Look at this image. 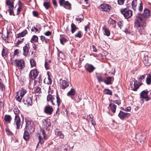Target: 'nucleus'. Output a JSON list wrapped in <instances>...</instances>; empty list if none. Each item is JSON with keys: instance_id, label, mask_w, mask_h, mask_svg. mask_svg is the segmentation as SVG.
Wrapping results in <instances>:
<instances>
[{"instance_id": "nucleus-39", "label": "nucleus", "mask_w": 151, "mask_h": 151, "mask_svg": "<svg viewBox=\"0 0 151 151\" xmlns=\"http://www.w3.org/2000/svg\"><path fill=\"white\" fill-rule=\"evenodd\" d=\"M104 92L105 94L110 95H112V92L111 91L108 89H104Z\"/></svg>"}, {"instance_id": "nucleus-42", "label": "nucleus", "mask_w": 151, "mask_h": 151, "mask_svg": "<svg viewBox=\"0 0 151 151\" xmlns=\"http://www.w3.org/2000/svg\"><path fill=\"white\" fill-rule=\"evenodd\" d=\"M13 111L14 114L16 115V116L18 115L20 113V111L18 109L17 107L15 108L14 110Z\"/></svg>"}, {"instance_id": "nucleus-45", "label": "nucleus", "mask_w": 151, "mask_h": 151, "mask_svg": "<svg viewBox=\"0 0 151 151\" xmlns=\"http://www.w3.org/2000/svg\"><path fill=\"white\" fill-rule=\"evenodd\" d=\"M5 88V87L4 84L0 82V91H4Z\"/></svg>"}, {"instance_id": "nucleus-36", "label": "nucleus", "mask_w": 151, "mask_h": 151, "mask_svg": "<svg viewBox=\"0 0 151 151\" xmlns=\"http://www.w3.org/2000/svg\"><path fill=\"white\" fill-rule=\"evenodd\" d=\"M25 103L28 104L29 105H31L32 103V100L31 97H28L26 99V101L24 100Z\"/></svg>"}, {"instance_id": "nucleus-17", "label": "nucleus", "mask_w": 151, "mask_h": 151, "mask_svg": "<svg viewBox=\"0 0 151 151\" xmlns=\"http://www.w3.org/2000/svg\"><path fill=\"white\" fill-rule=\"evenodd\" d=\"M118 116L121 119H123L124 118H128L129 116V114L120 111L118 114Z\"/></svg>"}, {"instance_id": "nucleus-62", "label": "nucleus", "mask_w": 151, "mask_h": 151, "mask_svg": "<svg viewBox=\"0 0 151 151\" xmlns=\"http://www.w3.org/2000/svg\"><path fill=\"white\" fill-rule=\"evenodd\" d=\"M90 23H89L85 27V30L86 31H87V29L89 28Z\"/></svg>"}, {"instance_id": "nucleus-33", "label": "nucleus", "mask_w": 151, "mask_h": 151, "mask_svg": "<svg viewBox=\"0 0 151 151\" xmlns=\"http://www.w3.org/2000/svg\"><path fill=\"white\" fill-rule=\"evenodd\" d=\"M71 32L72 33H74L78 28L76 27V25L73 23H72L71 25Z\"/></svg>"}, {"instance_id": "nucleus-14", "label": "nucleus", "mask_w": 151, "mask_h": 151, "mask_svg": "<svg viewBox=\"0 0 151 151\" xmlns=\"http://www.w3.org/2000/svg\"><path fill=\"white\" fill-rule=\"evenodd\" d=\"M14 124L16 126L17 129H19L20 128L21 125V120L19 115L15 116Z\"/></svg>"}, {"instance_id": "nucleus-9", "label": "nucleus", "mask_w": 151, "mask_h": 151, "mask_svg": "<svg viewBox=\"0 0 151 151\" xmlns=\"http://www.w3.org/2000/svg\"><path fill=\"white\" fill-rule=\"evenodd\" d=\"M39 72L36 69L31 70L29 74V77L30 79L35 80L38 75Z\"/></svg>"}, {"instance_id": "nucleus-40", "label": "nucleus", "mask_w": 151, "mask_h": 151, "mask_svg": "<svg viewBox=\"0 0 151 151\" xmlns=\"http://www.w3.org/2000/svg\"><path fill=\"white\" fill-rule=\"evenodd\" d=\"M146 82L147 84H150L151 82V75L149 74L146 79Z\"/></svg>"}, {"instance_id": "nucleus-32", "label": "nucleus", "mask_w": 151, "mask_h": 151, "mask_svg": "<svg viewBox=\"0 0 151 151\" xmlns=\"http://www.w3.org/2000/svg\"><path fill=\"white\" fill-rule=\"evenodd\" d=\"M76 93L75 90L73 88H71L70 90L67 93L68 96H74Z\"/></svg>"}, {"instance_id": "nucleus-2", "label": "nucleus", "mask_w": 151, "mask_h": 151, "mask_svg": "<svg viewBox=\"0 0 151 151\" xmlns=\"http://www.w3.org/2000/svg\"><path fill=\"white\" fill-rule=\"evenodd\" d=\"M47 101L48 102H51L53 105H55L56 102L58 106L60 105L62 101L58 96L50 94L47 96Z\"/></svg>"}, {"instance_id": "nucleus-58", "label": "nucleus", "mask_w": 151, "mask_h": 151, "mask_svg": "<svg viewBox=\"0 0 151 151\" xmlns=\"http://www.w3.org/2000/svg\"><path fill=\"white\" fill-rule=\"evenodd\" d=\"M52 2L53 4L55 6V7L56 8L57 7V5L56 0H52Z\"/></svg>"}, {"instance_id": "nucleus-1", "label": "nucleus", "mask_w": 151, "mask_h": 151, "mask_svg": "<svg viewBox=\"0 0 151 151\" xmlns=\"http://www.w3.org/2000/svg\"><path fill=\"white\" fill-rule=\"evenodd\" d=\"M150 16V11L146 8L144 9L143 14L138 13L137 15L134 26L140 34H142L145 32L146 21Z\"/></svg>"}, {"instance_id": "nucleus-34", "label": "nucleus", "mask_w": 151, "mask_h": 151, "mask_svg": "<svg viewBox=\"0 0 151 151\" xmlns=\"http://www.w3.org/2000/svg\"><path fill=\"white\" fill-rule=\"evenodd\" d=\"M38 37L36 35H34L32 36L31 40V42H37L38 41Z\"/></svg>"}, {"instance_id": "nucleus-12", "label": "nucleus", "mask_w": 151, "mask_h": 151, "mask_svg": "<svg viewBox=\"0 0 151 151\" xmlns=\"http://www.w3.org/2000/svg\"><path fill=\"white\" fill-rule=\"evenodd\" d=\"M149 92L147 90L142 91L140 93V98L144 99L147 101L150 99V96L149 94Z\"/></svg>"}, {"instance_id": "nucleus-30", "label": "nucleus", "mask_w": 151, "mask_h": 151, "mask_svg": "<svg viewBox=\"0 0 151 151\" xmlns=\"http://www.w3.org/2000/svg\"><path fill=\"white\" fill-rule=\"evenodd\" d=\"M18 5L19 7L17 10V14L18 15L21 11L22 8V4L21 2L19 1H18Z\"/></svg>"}, {"instance_id": "nucleus-44", "label": "nucleus", "mask_w": 151, "mask_h": 151, "mask_svg": "<svg viewBox=\"0 0 151 151\" xmlns=\"http://www.w3.org/2000/svg\"><path fill=\"white\" fill-rule=\"evenodd\" d=\"M30 63L31 67H33L36 65V62L33 59L30 60Z\"/></svg>"}, {"instance_id": "nucleus-38", "label": "nucleus", "mask_w": 151, "mask_h": 151, "mask_svg": "<svg viewBox=\"0 0 151 151\" xmlns=\"http://www.w3.org/2000/svg\"><path fill=\"white\" fill-rule=\"evenodd\" d=\"M98 80V81L99 82H104V81L105 80V78L103 77L101 75H97L96 76Z\"/></svg>"}, {"instance_id": "nucleus-13", "label": "nucleus", "mask_w": 151, "mask_h": 151, "mask_svg": "<svg viewBox=\"0 0 151 151\" xmlns=\"http://www.w3.org/2000/svg\"><path fill=\"white\" fill-rule=\"evenodd\" d=\"M51 124L50 120L45 119L43 120L42 126L43 128L48 131L50 129Z\"/></svg>"}, {"instance_id": "nucleus-15", "label": "nucleus", "mask_w": 151, "mask_h": 151, "mask_svg": "<svg viewBox=\"0 0 151 151\" xmlns=\"http://www.w3.org/2000/svg\"><path fill=\"white\" fill-rule=\"evenodd\" d=\"M60 88L63 89H65L69 85L68 82L65 80H60Z\"/></svg>"}, {"instance_id": "nucleus-31", "label": "nucleus", "mask_w": 151, "mask_h": 151, "mask_svg": "<svg viewBox=\"0 0 151 151\" xmlns=\"http://www.w3.org/2000/svg\"><path fill=\"white\" fill-rule=\"evenodd\" d=\"M103 30L104 32V34L107 36H109L110 35V32L109 30L106 27H104L103 28Z\"/></svg>"}, {"instance_id": "nucleus-56", "label": "nucleus", "mask_w": 151, "mask_h": 151, "mask_svg": "<svg viewBox=\"0 0 151 151\" xmlns=\"http://www.w3.org/2000/svg\"><path fill=\"white\" fill-rule=\"evenodd\" d=\"M113 102L114 103L118 104L119 106V105L121 104L120 101L119 100H116L114 101Z\"/></svg>"}, {"instance_id": "nucleus-48", "label": "nucleus", "mask_w": 151, "mask_h": 151, "mask_svg": "<svg viewBox=\"0 0 151 151\" xmlns=\"http://www.w3.org/2000/svg\"><path fill=\"white\" fill-rule=\"evenodd\" d=\"M45 67L46 70H48L50 69V65L47 62H45Z\"/></svg>"}, {"instance_id": "nucleus-64", "label": "nucleus", "mask_w": 151, "mask_h": 151, "mask_svg": "<svg viewBox=\"0 0 151 151\" xmlns=\"http://www.w3.org/2000/svg\"><path fill=\"white\" fill-rule=\"evenodd\" d=\"M19 53V50L17 49H16L14 51V55H17Z\"/></svg>"}, {"instance_id": "nucleus-10", "label": "nucleus", "mask_w": 151, "mask_h": 151, "mask_svg": "<svg viewBox=\"0 0 151 151\" xmlns=\"http://www.w3.org/2000/svg\"><path fill=\"white\" fill-rule=\"evenodd\" d=\"M41 132L40 134H38V138L39 139V143L42 144L44 142L43 140L47 138V135H45L44 131L43 129H41Z\"/></svg>"}, {"instance_id": "nucleus-63", "label": "nucleus", "mask_w": 151, "mask_h": 151, "mask_svg": "<svg viewBox=\"0 0 151 151\" xmlns=\"http://www.w3.org/2000/svg\"><path fill=\"white\" fill-rule=\"evenodd\" d=\"M58 150L59 151H63V150H66V151L67 150L65 148H62V147H59L58 148Z\"/></svg>"}, {"instance_id": "nucleus-51", "label": "nucleus", "mask_w": 151, "mask_h": 151, "mask_svg": "<svg viewBox=\"0 0 151 151\" xmlns=\"http://www.w3.org/2000/svg\"><path fill=\"white\" fill-rule=\"evenodd\" d=\"M125 0H118V4L119 5H122L124 4Z\"/></svg>"}, {"instance_id": "nucleus-35", "label": "nucleus", "mask_w": 151, "mask_h": 151, "mask_svg": "<svg viewBox=\"0 0 151 151\" xmlns=\"http://www.w3.org/2000/svg\"><path fill=\"white\" fill-rule=\"evenodd\" d=\"M43 6L47 10L50 7V4L49 3V1L47 0V1L44 2L43 4Z\"/></svg>"}, {"instance_id": "nucleus-18", "label": "nucleus", "mask_w": 151, "mask_h": 151, "mask_svg": "<svg viewBox=\"0 0 151 151\" xmlns=\"http://www.w3.org/2000/svg\"><path fill=\"white\" fill-rule=\"evenodd\" d=\"M131 88L133 90L136 91L139 87L138 84V82L136 81H133V82L131 83Z\"/></svg>"}, {"instance_id": "nucleus-54", "label": "nucleus", "mask_w": 151, "mask_h": 151, "mask_svg": "<svg viewBox=\"0 0 151 151\" xmlns=\"http://www.w3.org/2000/svg\"><path fill=\"white\" fill-rule=\"evenodd\" d=\"M123 22L122 21H119L118 22V25L120 28L123 26Z\"/></svg>"}, {"instance_id": "nucleus-5", "label": "nucleus", "mask_w": 151, "mask_h": 151, "mask_svg": "<svg viewBox=\"0 0 151 151\" xmlns=\"http://www.w3.org/2000/svg\"><path fill=\"white\" fill-rule=\"evenodd\" d=\"M132 7L134 10H135L137 8L139 12H142L143 9V3L140 1H138L137 0H133L132 3Z\"/></svg>"}, {"instance_id": "nucleus-3", "label": "nucleus", "mask_w": 151, "mask_h": 151, "mask_svg": "<svg viewBox=\"0 0 151 151\" xmlns=\"http://www.w3.org/2000/svg\"><path fill=\"white\" fill-rule=\"evenodd\" d=\"M26 125L24 130L29 131L30 134L33 132L35 130L34 123L31 120L25 119Z\"/></svg>"}, {"instance_id": "nucleus-27", "label": "nucleus", "mask_w": 151, "mask_h": 151, "mask_svg": "<svg viewBox=\"0 0 151 151\" xmlns=\"http://www.w3.org/2000/svg\"><path fill=\"white\" fill-rule=\"evenodd\" d=\"M55 134L60 138L63 139L64 138V135L61 131L56 130L55 131Z\"/></svg>"}, {"instance_id": "nucleus-52", "label": "nucleus", "mask_w": 151, "mask_h": 151, "mask_svg": "<svg viewBox=\"0 0 151 151\" xmlns=\"http://www.w3.org/2000/svg\"><path fill=\"white\" fill-rule=\"evenodd\" d=\"M124 32L126 34H130L131 33V31L130 30V29L129 28H126L125 29Z\"/></svg>"}, {"instance_id": "nucleus-26", "label": "nucleus", "mask_w": 151, "mask_h": 151, "mask_svg": "<svg viewBox=\"0 0 151 151\" xmlns=\"http://www.w3.org/2000/svg\"><path fill=\"white\" fill-rule=\"evenodd\" d=\"M29 132L24 130V133L23 135L24 139L26 140H27L29 139Z\"/></svg>"}, {"instance_id": "nucleus-55", "label": "nucleus", "mask_w": 151, "mask_h": 151, "mask_svg": "<svg viewBox=\"0 0 151 151\" xmlns=\"http://www.w3.org/2000/svg\"><path fill=\"white\" fill-rule=\"evenodd\" d=\"M33 14L34 16L38 17L39 16V14L38 12L35 11L33 12Z\"/></svg>"}, {"instance_id": "nucleus-25", "label": "nucleus", "mask_w": 151, "mask_h": 151, "mask_svg": "<svg viewBox=\"0 0 151 151\" xmlns=\"http://www.w3.org/2000/svg\"><path fill=\"white\" fill-rule=\"evenodd\" d=\"M109 107L113 113L115 112L116 107L114 104H110L109 105Z\"/></svg>"}, {"instance_id": "nucleus-21", "label": "nucleus", "mask_w": 151, "mask_h": 151, "mask_svg": "<svg viewBox=\"0 0 151 151\" xmlns=\"http://www.w3.org/2000/svg\"><path fill=\"white\" fill-rule=\"evenodd\" d=\"M86 70L90 73L92 72L95 69L93 65L87 64L85 66Z\"/></svg>"}, {"instance_id": "nucleus-49", "label": "nucleus", "mask_w": 151, "mask_h": 151, "mask_svg": "<svg viewBox=\"0 0 151 151\" xmlns=\"http://www.w3.org/2000/svg\"><path fill=\"white\" fill-rule=\"evenodd\" d=\"M145 74H144L142 76H140L138 78V80L139 81H142L145 78Z\"/></svg>"}, {"instance_id": "nucleus-7", "label": "nucleus", "mask_w": 151, "mask_h": 151, "mask_svg": "<svg viewBox=\"0 0 151 151\" xmlns=\"http://www.w3.org/2000/svg\"><path fill=\"white\" fill-rule=\"evenodd\" d=\"M15 0H6V4L8 6V11L10 15H14L13 9L14 2Z\"/></svg>"}, {"instance_id": "nucleus-61", "label": "nucleus", "mask_w": 151, "mask_h": 151, "mask_svg": "<svg viewBox=\"0 0 151 151\" xmlns=\"http://www.w3.org/2000/svg\"><path fill=\"white\" fill-rule=\"evenodd\" d=\"M92 48L93 49V51L95 52H97V50L95 48V47L94 45H92Z\"/></svg>"}, {"instance_id": "nucleus-50", "label": "nucleus", "mask_w": 151, "mask_h": 151, "mask_svg": "<svg viewBox=\"0 0 151 151\" xmlns=\"http://www.w3.org/2000/svg\"><path fill=\"white\" fill-rule=\"evenodd\" d=\"M66 1L65 0H59V3L60 6H63L65 3Z\"/></svg>"}, {"instance_id": "nucleus-29", "label": "nucleus", "mask_w": 151, "mask_h": 151, "mask_svg": "<svg viewBox=\"0 0 151 151\" xmlns=\"http://www.w3.org/2000/svg\"><path fill=\"white\" fill-rule=\"evenodd\" d=\"M64 8L68 9H71V4L68 1H66L65 3L63 6Z\"/></svg>"}, {"instance_id": "nucleus-20", "label": "nucleus", "mask_w": 151, "mask_h": 151, "mask_svg": "<svg viewBox=\"0 0 151 151\" xmlns=\"http://www.w3.org/2000/svg\"><path fill=\"white\" fill-rule=\"evenodd\" d=\"M12 119L11 116L9 115H5L4 116V122L5 124H10Z\"/></svg>"}, {"instance_id": "nucleus-47", "label": "nucleus", "mask_w": 151, "mask_h": 151, "mask_svg": "<svg viewBox=\"0 0 151 151\" xmlns=\"http://www.w3.org/2000/svg\"><path fill=\"white\" fill-rule=\"evenodd\" d=\"M74 36L76 37H78L79 38H81L82 37V35L81 34V31H78L76 34Z\"/></svg>"}, {"instance_id": "nucleus-57", "label": "nucleus", "mask_w": 151, "mask_h": 151, "mask_svg": "<svg viewBox=\"0 0 151 151\" xmlns=\"http://www.w3.org/2000/svg\"><path fill=\"white\" fill-rule=\"evenodd\" d=\"M51 34V32L49 31H48L46 32L45 34V35L46 36H49Z\"/></svg>"}, {"instance_id": "nucleus-53", "label": "nucleus", "mask_w": 151, "mask_h": 151, "mask_svg": "<svg viewBox=\"0 0 151 151\" xmlns=\"http://www.w3.org/2000/svg\"><path fill=\"white\" fill-rule=\"evenodd\" d=\"M109 22L110 24H115L116 21L112 19H111L109 20Z\"/></svg>"}, {"instance_id": "nucleus-6", "label": "nucleus", "mask_w": 151, "mask_h": 151, "mask_svg": "<svg viewBox=\"0 0 151 151\" xmlns=\"http://www.w3.org/2000/svg\"><path fill=\"white\" fill-rule=\"evenodd\" d=\"M27 91L24 88H22L17 92L16 93V100L19 102H21L22 99L24 95L27 93Z\"/></svg>"}, {"instance_id": "nucleus-23", "label": "nucleus", "mask_w": 151, "mask_h": 151, "mask_svg": "<svg viewBox=\"0 0 151 151\" xmlns=\"http://www.w3.org/2000/svg\"><path fill=\"white\" fill-rule=\"evenodd\" d=\"M143 62L145 64H147L146 65H148L151 62V58L149 57L147 55L145 56L143 58Z\"/></svg>"}, {"instance_id": "nucleus-46", "label": "nucleus", "mask_w": 151, "mask_h": 151, "mask_svg": "<svg viewBox=\"0 0 151 151\" xmlns=\"http://www.w3.org/2000/svg\"><path fill=\"white\" fill-rule=\"evenodd\" d=\"M61 43L62 45H64L65 43L67 41V39L64 37H62L60 39Z\"/></svg>"}, {"instance_id": "nucleus-11", "label": "nucleus", "mask_w": 151, "mask_h": 151, "mask_svg": "<svg viewBox=\"0 0 151 151\" xmlns=\"http://www.w3.org/2000/svg\"><path fill=\"white\" fill-rule=\"evenodd\" d=\"M99 8L103 12H109L111 9V6L109 4H101Z\"/></svg>"}, {"instance_id": "nucleus-16", "label": "nucleus", "mask_w": 151, "mask_h": 151, "mask_svg": "<svg viewBox=\"0 0 151 151\" xmlns=\"http://www.w3.org/2000/svg\"><path fill=\"white\" fill-rule=\"evenodd\" d=\"M53 111V109L52 107L48 105L46 106L44 109V112L47 114L50 115Z\"/></svg>"}, {"instance_id": "nucleus-37", "label": "nucleus", "mask_w": 151, "mask_h": 151, "mask_svg": "<svg viewBox=\"0 0 151 151\" xmlns=\"http://www.w3.org/2000/svg\"><path fill=\"white\" fill-rule=\"evenodd\" d=\"M7 49L5 47H4L2 52V56L3 57L4 56H6L7 55Z\"/></svg>"}, {"instance_id": "nucleus-22", "label": "nucleus", "mask_w": 151, "mask_h": 151, "mask_svg": "<svg viewBox=\"0 0 151 151\" xmlns=\"http://www.w3.org/2000/svg\"><path fill=\"white\" fill-rule=\"evenodd\" d=\"M47 74L48 75V77L47 78H45V79L44 82L46 84H47L48 85H51L52 84V80L51 78L50 77V76L48 74V72H47Z\"/></svg>"}, {"instance_id": "nucleus-24", "label": "nucleus", "mask_w": 151, "mask_h": 151, "mask_svg": "<svg viewBox=\"0 0 151 151\" xmlns=\"http://www.w3.org/2000/svg\"><path fill=\"white\" fill-rule=\"evenodd\" d=\"M27 33V32L26 29L24 30L21 33L17 34L16 35V37L19 38L21 37H23Z\"/></svg>"}, {"instance_id": "nucleus-41", "label": "nucleus", "mask_w": 151, "mask_h": 151, "mask_svg": "<svg viewBox=\"0 0 151 151\" xmlns=\"http://www.w3.org/2000/svg\"><path fill=\"white\" fill-rule=\"evenodd\" d=\"M40 26L39 25V26L38 27L37 25L36 27H32L31 29L32 31V32L35 31V32L38 31L39 29L40 28Z\"/></svg>"}, {"instance_id": "nucleus-28", "label": "nucleus", "mask_w": 151, "mask_h": 151, "mask_svg": "<svg viewBox=\"0 0 151 151\" xmlns=\"http://www.w3.org/2000/svg\"><path fill=\"white\" fill-rule=\"evenodd\" d=\"M111 77H106V79L105 78L104 82L107 85L111 84Z\"/></svg>"}, {"instance_id": "nucleus-19", "label": "nucleus", "mask_w": 151, "mask_h": 151, "mask_svg": "<svg viewBox=\"0 0 151 151\" xmlns=\"http://www.w3.org/2000/svg\"><path fill=\"white\" fill-rule=\"evenodd\" d=\"M30 47L29 44H26L23 47V54L25 56H27L29 53Z\"/></svg>"}, {"instance_id": "nucleus-4", "label": "nucleus", "mask_w": 151, "mask_h": 151, "mask_svg": "<svg viewBox=\"0 0 151 151\" xmlns=\"http://www.w3.org/2000/svg\"><path fill=\"white\" fill-rule=\"evenodd\" d=\"M11 61L12 64L17 66L19 69H22L25 66L24 61L23 59L12 60L11 58Z\"/></svg>"}, {"instance_id": "nucleus-43", "label": "nucleus", "mask_w": 151, "mask_h": 151, "mask_svg": "<svg viewBox=\"0 0 151 151\" xmlns=\"http://www.w3.org/2000/svg\"><path fill=\"white\" fill-rule=\"evenodd\" d=\"M35 93L39 94L41 93V88L39 87H37L35 89Z\"/></svg>"}, {"instance_id": "nucleus-59", "label": "nucleus", "mask_w": 151, "mask_h": 151, "mask_svg": "<svg viewBox=\"0 0 151 151\" xmlns=\"http://www.w3.org/2000/svg\"><path fill=\"white\" fill-rule=\"evenodd\" d=\"M22 42V41H21V40H18V41L15 44V46L17 47Z\"/></svg>"}, {"instance_id": "nucleus-8", "label": "nucleus", "mask_w": 151, "mask_h": 151, "mask_svg": "<svg viewBox=\"0 0 151 151\" xmlns=\"http://www.w3.org/2000/svg\"><path fill=\"white\" fill-rule=\"evenodd\" d=\"M121 12L126 19L129 18L132 15V11L127 8L122 9Z\"/></svg>"}, {"instance_id": "nucleus-60", "label": "nucleus", "mask_w": 151, "mask_h": 151, "mask_svg": "<svg viewBox=\"0 0 151 151\" xmlns=\"http://www.w3.org/2000/svg\"><path fill=\"white\" fill-rule=\"evenodd\" d=\"M40 40L42 42H44L46 38L45 36L43 35H42L40 36Z\"/></svg>"}]
</instances>
